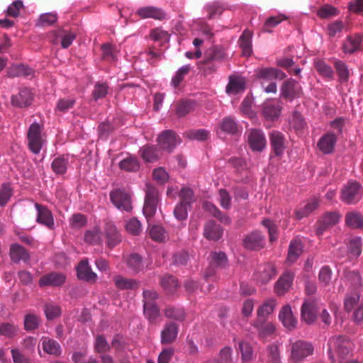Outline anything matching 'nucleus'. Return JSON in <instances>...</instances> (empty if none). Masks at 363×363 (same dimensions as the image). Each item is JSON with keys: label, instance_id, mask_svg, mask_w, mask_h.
I'll use <instances>...</instances> for the list:
<instances>
[{"label": "nucleus", "instance_id": "9d476101", "mask_svg": "<svg viewBox=\"0 0 363 363\" xmlns=\"http://www.w3.org/2000/svg\"><path fill=\"white\" fill-rule=\"evenodd\" d=\"M179 143L175 133L169 130L163 131L157 138L160 149L169 152H172Z\"/></svg>", "mask_w": 363, "mask_h": 363}, {"label": "nucleus", "instance_id": "1a4fd4ad", "mask_svg": "<svg viewBox=\"0 0 363 363\" xmlns=\"http://www.w3.org/2000/svg\"><path fill=\"white\" fill-rule=\"evenodd\" d=\"M276 274L277 270L274 265L272 263H264L258 266L255 273V278L258 283L265 284L274 278Z\"/></svg>", "mask_w": 363, "mask_h": 363}, {"label": "nucleus", "instance_id": "ddd939ff", "mask_svg": "<svg viewBox=\"0 0 363 363\" xmlns=\"http://www.w3.org/2000/svg\"><path fill=\"white\" fill-rule=\"evenodd\" d=\"M301 94V87L297 82L290 79L284 82L281 87V94L284 98L292 100Z\"/></svg>", "mask_w": 363, "mask_h": 363}, {"label": "nucleus", "instance_id": "052dcab7", "mask_svg": "<svg viewBox=\"0 0 363 363\" xmlns=\"http://www.w3.org/2000/svg\"><path fill=\"white\" fill-rule=\"evenodd\" d=\"M57 20V14L55 13H46L41 14L38 20V26H49L54 24Z\"/></svg>", "mask_w": 363, "mask_h": 363}, {"label": "nucleus", "instance_id": "cd10ccee", "mask_svg": "<svg viewBox=\"0 0 363 363\" xmlns=\"http://www.w3.org/2000/svg\"><path fill=\"white\" fill-rule=\"evenodd\" d=\"M294 277V274L289 272H286L282 274L275 284V292L279 295L284 294L286 292L291 286Z\"/></svg>", "mask_w": 363, "mask_h": 363}, {"label": "nucleus", "instance_id": "9b49d317", "mask_svg": "<svg viewBox=\"0 0 363 363\" xmlns=\"http://www.w3.org/2000/svg\"><path fill=\"white\" fill-rule=\"evenodd\" d=\"M248 143L252 150L262 152L267 145L263 131L258 129H252L249 133Z\"/></svg>", "mask_w": 363, "mask_h": 363}, {"label": "nucleus", "instance_id": "79ce46f5", "mask_svg": "<svg viewBox=\"0 0 363 363\" xmlns=\"http://www.w3.org/2000/svg\"><path fill=\"white\" fill-rule=\"evenodd\" d=\"M124 227L128 233L134 236L139 235L143 230L141 223L135 217L127 220Z\"/></svg>", "mask_w": 363, "mask_h": 363}, {"label": "nucleus", "instance_id": "423d86ee", "mask_svg": "<svg viewBox=\"0 0 363 363\" xmlns=\"http://www.w3.org/2000/svg\"><path fill=\"white\" fill-rule=\"evenodd\" d=\"M43 127L38 123H33L28 131V147L30 151L37 155L38 154L45 143L43 138L42 131Z\"/></svg>", "mask_w": 363, "mask_h": 363}, {"label": "nucleus", "instance_id": "37998d69", "mask_svg": "<svg viewBox=\"0 0 363 363\" xmlns=\"http://www.w3.org/2000/svg\"><path fill=\"white\" fill-rule=\"evenodd\" d=\"M119 167L126 172H137L140 169V163L136 157L129 156L120 162Z\"/></svg>", "mask_w": 363, "mask_h": 363}, {"label": "nucleus", "instance_id": "13d9d810", "mask_svg": "<svg viewBox=\"0 0 363 363\" xmlns=\"http://www.w3.org/2000/svg\"><path fill=\"white\" fill-rule=\"evenodd\" d=\"M160 284L168 294L173 293L178 286L177 281L174 277L170 275H165L161 279Z\"/></svg>", "mask_w": 363, "mask_h": 363}, {"label": "nucleus", "instance_id": "c03bdc74", "mask_svg": "<svg viewBox=\"0 0 363 363\" xmlns=\"http://www.w3.org/2000/svg\"><path fill=\"white\" fill-rule=\"evenodd\" d=\"M253 325L263 335L272 334L275 330L274 325L272 323L268 322L267 319H264L263 320L256 319L253 323Z\"/></svg>", "mask_w": 363, "mask_h": 363}, {"label": "nucleus", "instance_id": "f704fd0d", "mask_svg": "<svg viewBox=\"0 0 363 363\" xmlns=\"http://www.w3.org/2000/svg\"><path fill=\"white\" fill-rule=\"evenodd\" d=\"M319 206V200L317 198H312L303 206L301 207L296 211V217L297 219L301 220L304 217L308 216L313 211H315Z\"/></svg>", "mask_w": 363, "mask_h": 363}, {"label": "nucleus", "instance_id": "3c124183", "mask_svg": "<svg viewBox=\"0 0 363 363\" xmlns=\"http://www.w3.org/2000/svg\"><path fill=\"white\" fill-rule=\"evenodd\" d=\"M18 332L17 325L10 323H3L0 325V335L7 338H13Z\"/></svg>", "mask_w": 363, "mask_h": 363}, {"label": "nucleus", "instance_id": "b1692460", "mask_svg": "<svg viewBox=\"0 0 363 363\" xmlns=\"http://www.w3.org/2000/svg\"><path fill=\"white\" fill-rule=\"evenodd\" d=\"M281 113V107L275 101H267L262 104V115L267 120L274 121Z\"/></svg>", "mask_w": 363, "mask_h": 363}, {"label": "nucleus", "instance_id": "72a5a7b5", "mask_svg": "<svg viewBox=\"0 0 363 363\" xmlns=\"http://www.w3.org/2000/svg\"><path fill=\"white\" fill-rule=\"evenodd\" d=\"M345 223L353 229H363V215L358 211L348 212L345 216Z\"/></svg>", "mask_w": 363, "mask_h": 363}, {"label": "nucleus", "instance_id": "20e7f679", "mask_svg": "<svg viewBox=\"0 0 363 363\" xmlns=\"http://www.w3.org/2000/svg\"><path fill=\"white\" fill-rule=\"evenodd\" d=\"M145 197L143 206V213L148 219L152 218L156 213L159 203L158 190L150 184L145 185Z\"/></svg>", "mask_w": 363, "mask_h": 363}, {"label": "nucleus", "instance_id": "603ef678", "mask_svg": "<svg viewBox=\"0 0 363 363\" xmlns=\"http://www.w3.org/2000/svg\"><path fill=\"white\" fill-rule=\"evenodd\" d=\"M164 315L167 318L182 321L184 319L185 313L183 308L168 306L164 310Z\"/></svg>", "mask_w": 363, "mask_h": 363}, {"label": "nucleus", "instance_id": "f257e3e1", "mask_svg": "<svg viewBox=\"0 0 363 363\" xmlns=\"http://www.w3.org/2000/svg\"><path fill=\"white\" fill-rule=\"evenodd\" d=\"M328 355L332 363L336 361L342 362L352 354L354 344L346 336L338 335L328 340Z\"/></svg>", "mask_w": 363, "mask_h": 363}, {"label": "nucleus", "instance_id": "8fccbe9b", "mask_svg": "<svg viewBox=\"0 0 363 363\" xmlns=\"http://www.w3.org/2000/svg\"><path fill=\"white\" fill-rule=\"evenodd\" d=\"M239 350L243 362H249L253 359V350L250 343L240 341L239 342Z\"/></svg>", "mask_w": 363, "mask_h": 363}, {"label": "nucleus", "instance_id": "6e6d98bb", "mask_svg": "<svg viewBox=\"0 0 363 363\" xmlns=\"http://www.w3.org/2000/svg\"><path fill=\"white\" fill-rule=\"evenodd\" d=\"M206 210L208 211L214 217L218 218L222 223L228 224L230 222V218L223 214L219 209L213 203L206 202L203 204Z\"/></svg>", "mask_w": 363, "mask_h": 363}, {"label": "nucleus", "instance_id": "a211bd4d", "mask_svg": "<svg viewBox=\"0 0 363 363\" xmlns=\"http://www.w3.org/2000/svg\"><path fill=\"white\" fill-rule=\"evenodd\" d=\"M140 18H153L155 20H163L166 18L165 13L160 8L155 6H143L139 8L136 11Z\"/></svg>", "mask_w": 363, "mask_h": 363}, {"label": "nucleus", "instance_id": "69168bd1", "mask_svg": "<svg viewBox=\"0 0 363 363\" xmlns=\"http://www.w3.org/2000/svg\"><path fill=\"white\" fill-rule=\"evenodd\" d=\"M75 102V99L72 97L60 99L57 103L56 109L61 112H65L72 108Z\"/></svg>", "mask_w": 363, "mask_h": 363}, {"label": "nucleus", "instance_id": "a19ab883", "mask_svg": "<svg viewBox=\"0 0 363 363\" xmlns=\"http://www.w3.org/2000/svg\"><path fill=\"white\" fill-rule=\"evenodd\" d=\"M127 266L134 272L138 273L143 270V263L141 257L138 254H131L125 258Z\"/></svg>", "mask_w": 363, "mask_h": 363}, {"label": "nucleus", "instance_id": "6e6552de", "mask_svg": "<svg viewBox=\"0 0 363 363\" xmlns=\"http://www.w3.org/2000/svg\"><path fill=\"white\" fill-rule=\"evenodd\" d=\"M341 215L336 211L327 212L318 220L317 223L316 233L320 235L324 231L334 226L340 221Z\"/></svg>", "mask_w": 363, "mask_h": 363}, {"label": "nucleus", "instance_id": "c756f323", "mask_svg": "<svg viewBox=\"0 0 363 363\" xmlns=\"http://www.w3.org/2000/svg\"><path fill=\"white\" fill-rule=\"evenodd\" d=\"M223 235V229L214 221H208L204 228L203 235L210 240H218Z\"/></svg>", "mask_w": 363, "mask_h": 363}, {"label": "nucleus", "instance_id": "a878e982", "mask_svg": "<svg viewBox=\"0 0 363 363\" xmlns=\"http://www.w3.org/2000/svg\"><path fill=\"white\" fill-rule=\"evenodd\" d=\"M9 255L12 262L18 263L21 261L27 262L30 259L28 252L21 245L14 243L10 246Z\"/></svg>", "mask_w": 363, "mask_h": 363}, {"label": "nucleus", "instance_id": "4be33fe9", "mask_svg": "<svg viewBox=\"0 0 363 363\" xmlns=\"http://www.w3.org/2000/svg\"><path fill=\"white\" fill-rule=\"evenodd\" d=\"M77 277L79 279L88 282L95 283L97 279V275L94 272L87 260H82L77 267Z\"/></svg>", "mask_w": 363, "mask_h": 363}, {"label": "nucleus", "instance_id": "473e14b6", "mask_svg": "<svg viewBox=\"0 0 363 363\" xmlns=\"http://www.w3.org/2000/svg\"><path fill=\"white\" fill-rule=\"evenodd\" d=\"M277 305V301L274 298L266 300L257 311V319L263 320L267 319L269 315L273 313Z\"/></svg>", "mask_w": 363, "mask_h": 363}, {"label": "nucleus", "instance_id": "5fc2aeb1", "mask_svg": "<svg viewBox=\"0 0 363 363\" xmlns=\"http://www.w3.org/2000/svg\"><path fill=\"white\" fill-rule=\"evenodd\" d=\"M68 165V160L63 157H58L52 162V169L55 173L57 174H65L67 171Z\"/></svg>", "mask_w": 363, "mask_h": 363}, {"label": "nucleus", "instance_id": "7ed1b4c3", "mask_svg": "<svg viewBox=\"0 0 363 363\" xmlns=\"http://www.w3.org/2000/svg\"><path fill=\"white\" fill-rule=\"evenodd\" d=\"M208 259L209 266L204 272V278L206 280L216 278L217 269L224 268L228 264L227 256L222 252H211Z\"/></svg>", "mask_w": 363, "mask_h": 363}, {"label": "nucleus", "instance_id": "412c9836", "mask_svg": "<svg viewBox=\"0 0 363 363\" xmlns=\"http://www.w3.org/2000/svg\"><path fill=\"white\" fill-rule=\"evenodd\" d=\"M178 331V325L176 323H166L161 331V343L168 345L174 342L177 337Z\"/></svg>", "mask_w": 363, "mask_h": 363}, {"label": "nucleus", "instance_id": "5701e85b", "mask_svg": "<svg viewBox=\"0 0 363 363\" xmlns=\"http://www.w3.org/2000/svg\"><path fill=\"white\" fill-rule=\"evenodd\" d=\"M246 248L251 250H259L264 246V237L258 232H253L243 240Z\"/></svg>", "mask_w": 363, "mask_h": 363}, {"label": "nucleus", "instance_id": "c85d7f7f", "mask_svg": "<svg viewBox=\"0 0 363 363\" xmlns=\"http://www.w3.org/2000/svg\"><path fill=\"white\" fill-rule=\"evenodd\" d=\"M363 35L356 34L354 36H348L342 45V50L345 53H352L360 48Z\"/></svg>", "mask_w": 363, "mask_h": 363}, {"label": "nucleus", "instance_id": "58836bf2", "mask_svg": "<svg viewBox=\"0 0 363 363\" xmlns=\"http://www.w3.org/2000/svg\"><path fill=\"white\" fill-rule=\"evenodd\" d=\"M252 33L248 30H245L240 37V46L245 56H250L252 53Z\"/></svg>", "mask_w": 363, "mask_h": 363}, {"label": "nucleus", "instance_id": "f8f14e48", "mask_svg": "<svg viewBox=\"0 0 363 363\" xmlns=\"http://www.w3.org/2000/svg\"><path fill=\"white\" fill-rule=\"evenodd\" d=\"M35 207L38 213L36 221L48 227L49 229H54L55 221L52 212L46 206L37 203H35Z\"/></svg>", "mask_w": 363, "mask_h": 363}, {"label": "nucleus", "instance_id": "4c0bfd02", "mask_svg": "<svg viewBox=\"0 0 363 363\" xmlns=\"http://www.w3.org/2000/svg\"><path fill=\"white\" fill-rule=\"evenodd\" d=\"M139 153L146 162H154L160 157L159 151L152 145L143 146L140 147Z\"/></svg>", "mask_w": 363, "mask_h": 363}, {"label": "nucleus", "instance_id": "e2e57ef3", "mask_svg": "<svg viewBox=\"0 0 363 363\" xmlns=\"http://www.w3.org/2000/svg\"><path fill=\"white\" fill-rule=\"evenodd\" d=\"M12 196V189L9 184H3L0 188V206H4Z\"/></svg>", "mask_w": 363, "mask_h": 363}, {"label": "nucleus", "instance_id": "ea45409f", "mask_svg": "<svg viewBox=\"0 0 363 363\" xmlns=\"http://www.w3.org/2000/svg\"><path fill=\"white\" fill-rule=\"evenodd\" d=\"M303 245L298 240H294L291 242L289 247L287 259L290 262H294L302 254Z\"/></svg>", "mask_w": 363, "mask_h": 363}, {"label": "nucleus", "instance_id": "de8ad7c7", "mask_svg": "<svg viewBox=\"0 0 363 363\" xmlns=\"http://www.w3.org/2000/svg\"><path fill=\"white\" fill-rule=\"evenodd\" d=\"M42 345L43 350L48 354L59 355L61 352L60 345L54 340L44 338Z\"/></svg>", "mask_w": 363, "mask_h": 363}, {"label": "nucleus", "instance_id": "4d7b16f0", "mask_svg": "<svg viewBox=\"0 0 363 363\" xmlns=\"http://www.w3.org/2000/svg\"><path fill=\"white\" fill-rule=\"evenodd\" d=\"M286 17L283 14H279L276 16H271L268 18L264 25H263V31L267 33L272 32V29L276 27L278 24L285 20Z\"/></svg>", "mask_w": 363, "mask_h": 363}, {"label": "nucleus", "instance_id": "bb28decb", "mask_svg": "<svg viewBox=\"0 0 363 363\" xmlns=\"http://www.w3.org/2000/svg\"><path fill=\"white\" fill-rule=\"evenodd\" d=\"M65 281V277L63 274L57 272H52L48 274L43 276L39 280V285L40 286H61Z\"/></svg>", "mask_w": 363, "mask_h": 363}, {"label": "nucleus", "instance_id": "393cba45", "mask_svg": "<svg viewBox=\"0 0 363 363\" xmlns=\"http://www.w3.org/2000/svg\"><path fill=\"white\" fill-rule=\"evenodd\" d=\"M104 231L108 247L113 248L121 242V236L113 223H106Z\"/></svg>", "mask_w": 363, "mask_h": 363}, {"label": "nucleus", "instance_id": "680f3d73", "mask_svg": "<svg viewBox=\"0 0 363 363\" xmlns=\"http://www.w3.org/2000/svg\"><path fill=\"white\" fill-rule=\"evenodd\" d=\"M179 197L181 201L179 203H184L188 206H191L195 201V197L192 189L188 187H184L179 192Z\"/></svg>", "mask_w": 363, "mask_h": 363}, {"label": "nucleus", "instance_id": "2eb2a0df", "mask_svg": "<svg viewBox=\"0 0 363 363\" xmlns=\"http://www.w3.org/2000/svg\"><path fill=\"white\" fill-rule=\"evenodd\" d=\"M269 140L274 154L281 156L286 147L284 135L278 130H273L269 134Z\"/></svg>", "mask_w": 363, "mask_h": 363}, {"label": "nucleus", "instance_id": "f03ea898", "mask_svg": "<svg viewBox=\"0 0 363 363\" xmlns=\"http://www.w3.org/2000/svg\"><path fill=\"white\" fill-rule=\"evenodd\" d=\"M363 195V188L357 182H348L341 190L340 200L347 204L354 205L358 203Z\"/></svg>", "mask_w": 363, "mask_h": 363}, {"label": "nucleus", "instance_id": "bf43d9fd", "mask_svg": "<svg viewBox=\"0 0 363 363\" xmlns=\"http://www.w3.org/2000/svg\"><path fill=\"white\" fill-rule=\"evenodd\" d=\"M149 235L150 238L157 242L164 241L167 237L165 230L161 225H155L150 228Z\"/></svg>", "mask_w": 363, "mask_h": 363}, {"label": "nucleus", "instance_id": "6ab92c4d", "mask_svg": "<svg viewBox=\"0 0 363 363\" xmlns=\"http://www.w3.org/2000/svg\"><path fill=\"white\" fill-rule=\"evenodd\" d=\"M279 318L286 329L291 330L296 328L297 320L294 315L291 307L289 305L284 306L281 308Z\"/></svg>", "mask_w": 363, "mask_h": 363}, {"label": "nucleus", "instance_id": "c9c22d12", "mask_svg": "<svg viewBox=\"0 0 363 363\" xmlns=\"http://www.w3.org/2000/svg\"><path fill=\"white\" fill-rule=\"evenodd\" d=\"M116 287L121 290L133 289L138 287V283L133 279H128L121 275H116L113 278Z\"/></svg>", "mask_w": 363, "mask_h": 363}, {"label": "nucleus", "instance_id": "864d4df0", "mask_svg": "<svg viewBox=\"0 0 363 363\" xmlns=\"http://www.w3.org/2000/svg\"><path fill=\"white\" fill-rule=\"evenodd\" d=\"M144 314L150 322H155L160 315V311L156 304H143Z\"/></svg>", "mask_w": 363, "mask_h": 363}, {"label": "nucleus", "instance_id": "09e8293b", "mask_svg": "<svg viewBox=\"0 0 363 363\" xmlns=\"http://www.w3.org/2000/svg\"><path fill=\"white\" fill-rule=\"evenodd\" d=\"M348 252L352 257H358L362 253V238L354 237L352 238L348 245Z\"/></svg>", "mask_w": 363, "mask_h": 363}, {"label": "nucleus", "instance_id": "4468645a", "mask_svg": "<svg viewBox=\"0 0 363 363\" xmlns=\"http://www.w3.org/2000/svg\"><path fill=\"white\" fill-rule=\"evenodd\" d=\"M337 142V135L332 132H328L320 137L317 147L323 154L332 153Z\"/></svg>", "mask_w": 363, "mask_h": 363}, {"label": "nucleus", "instance_id": "f3484780", "mask_svg": "<svg viewBox=\"0 0 363 363\" xmlns=\"http://www.w3.org/2000/svg\"><path fill=\"white\" fill-rule=\"evenodd\" d=\"M316 319V303L314 300H306L301 308V320L306 324H312Z\"/></svg>", "mask_w": 363, "mask_h": 363}, {"label": "nucleus", "instance_id": "0e129e2a", "mask_svg": "<svg viewBox=\"0 0 363 363\" xmlns=\"http://www.w3.org/2000/svg\"><path fill=\"white\" fill-rule=\"evenodd\" d=\"M40 324L39 318L34 314H28L24 318V328L26 330H34Z\"/></svg>", "mask_w": 363, "mask_h": 363}, {"label": "nucleus", "instance_id": "a18cd8bd", "mask_svg": "<svg viewBox=\"0 0 363 363\" xmlns=\"http://www.w3.org/2000/svg\"><path fill=\"white\" fill-rule=\"evenodd\" d=\"M221 131L228 134H235L238 131V126L234 118L225 117L219 125Z\"/></svg>", "mask_w": 363, "mask_h": 363}, {"label": "nucleus", "instance_id": "338daca9", "mask_svg": "<svg viewBox=\"0 0 363 363\" xmlns=\"http://www.w3.org/2000/svg\"><path fill=\"white\" fill-rule=\"evenodd\" d=\"M190 206L184 203H179L174 211V216L179 220H186L188 216V208Z\"/></svg>", "mask_w": 363, "mask_h": 363}, {"label": "nucleus", "instance_id": "39448f33", "mask_svg": "<svg viewBox=\"0 0 363 363\" xmlns=\"http://www.w3.org/2000/svg\"><path fill=\"white\" fill-rule=\"evenodd\" d=\"M113 206L120 211L130 212L133 209L130 194L124 189H115L110 194Z\"/></svg>", "mask_w": 363, "mask_h": 363}, {"label": "nucleus", "instance_id": "2f4dec72", "mask_svg": "<svg viewBox=\"0 0 363 363\" xmlns=\"http://www.w3.org/2000/svg\"><path fill=\"white\" fill-rule=\"evenodd\" d=\"M245 89V80L241 77H230L226 86V92L228 94H237L244 91Z\"/></svg>", "mask_w": 363, "mask_h": 363}, {"label": "nucleus", "instance_id": "774afa93", "mask_svg": "<svg viewBox=\"0 0 363 363\" xmlns=\"http://www.w3.org/2000/svg\"><path fill=\"white\" fill-rule=\"evenodd\" d=\"M95 351L99 353H105L110 350V345L102 335H99L96 338L94 343Z\"/></svg>", "mask_w": 363, "mask_h": 363}, {"label": "nucleus", "instance_id": "7c9ffc66", "mask_svg": "<svg viewBox=\"0 0 363 363\" xmlns=\"http://www.w3.org/2000/svg\"><path fill=\"white\" fill-rule=\"evenodd\" d=\"M7 74L9 77H32L33 75V70L24 65H13L7 69Z\"/></svg>", "mask_w": 363, "mask_h": 363}, {"label": "nucleus", "instance_id": "e433bc0d", "mask_svg": "<svg viewBox=\"0 0 363 363\" xmlns=\"http://www.w3.org/2000/svg\"><path fill=\"white\" fill-rule=\"evenodd\" d=\"M84 242L92 245H100L102 243V233L99 228L94 227L84 233Z\"/></svg>", "mask_w": 363, "mask_h": 363}, {"label": "nucleus", "instance_id": "aec40b11", "mask_svg": "<svg viewBox=\"0 0 363 363\" xmlns=\"http://www.w3.org/2000/svg\"><path fill=\"white\" fill-rule=\"evenodd\" d=\"M33 99V94L28 88H22L19 92L13 95L11 98V102L13 106L18 107H26L30 106Z\"/></svg>", "mask_w": 363, "mask_h": 363}, {"label": "nucleus", "instance_id": "49530a36", "mask_svg": "<svg viewBox=\"0 0 363 363\" xmlns=\"http://www.w3.org/2000/svg\"><path fill=\"white\" fill-rule=\"evenodd\" d=\"M191 69L189 65H185L181 67L172 77L171 80V84L174 88L179 86L181 82L184 80V77L189 74Z\"/></svg>", "mask_w": 363, "mask_h": 363}, {"label": "nucleus", "instance_id": "dca6fc26", "mask_svg": "<svg viewBox=\"0 0 363 363\" xmlns=\"http://www.w3.org/2000/svg\"><path fill=\"white\" fill-rule=\"evenodd\" d=\"M285 74L281 70L274 67L260 68L257 71V77L260 82L268 83L277 79H283Z\"/></svg>", "mask_w": 363, "mask_h": 363}, {"label": "nucleus", "instance_id": "0eeeda50", "mask_svg": "<svg viewBox=\"0 0 363 363\" xmlns=\"http://www.w3.org/2000/svg\"><path fill=\"white\" fill-rule=\"evenodd\" d=\"M313 352V347L309 342L298 340L293 343L291 346V359L295 362L302 361L303 359Z\"/></svg>", "mask_w": 363, "mask_h": 363}]
</instances>
